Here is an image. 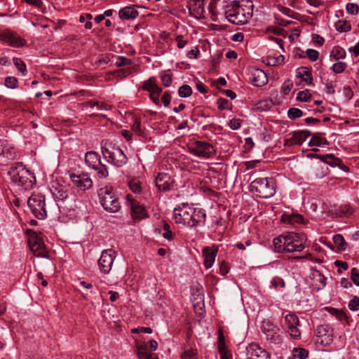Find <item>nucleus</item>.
I'll use <instances>...</instances> for the list:
<instances>
[{
    "mask_svg": "<svg viewBox=\"0 0 359 359\" xmlns=\"http://www.w3.org/2000/svg\"><path fill=\"white\" fill-rule=\"evenodd\" d=\"M189 13L197 19L204 18V2L203 0H191L189 5Z\"/></svg>",
    "mask_w": 359,
    "mask_h": 359,
    "instance_id": "20",
    "label": "nucleus"
},
{
    "mask_svg": "<svg viewBox=\"0 0 359 359\" xmlns=\"http://www.w3.org/2000/svg\"><path fill=\"white\" fill-rule=\"evenodd\" d=\"M27 205L33 215L39 219H44L47 217L45 197L43 195L33 194L28 198Z\"/></svg>",
    "mask_w": 359,
    "mask_h": 359,
    "instance_id": "8",
    "label": "nucleus"
},
{
    "mask_svg": "<svg viewBox=\"0 0 359 359\" xmlns=\"http://www.w3.org/2000/svg\"><path fill=\"white\" fill-rule=\"evenodd\" d=\"M229 270L228 264L224 262H222L219 265V274L222 276H225L228 273Z\"/></svg>",
    "mask_w": 359,
    "mask_h": 359,
    "instance_id": "63",
    "label": "nucleus"
},
{
    "mask_svg": "<svg viewBox=\"0 0 359 359\" xmlns=\"http://www.w3.org/2000/svg\"><path fill=\"white\" fill-rule=\"evenodd\" d=\"M0 156L8 160H13L16 158L17 154L13 147L8 143H2L0 140Z\"/></svg>",
    "mask_w": 359,
    "mask_h": 359,
    "instance_id": "24",
    "label": "nucleus"
},
{
    "mask_svg": "<svg viewBox=\"0 0 359 359\" xmlns=\"http://www.w3.org/2000/svg\"><path fill=\"white\" fill-rule=\"evenodd\" d=\"M217 253V248L205 247L202 250V255L204 258V266L206 269L212 266Z\"/></svg>",
    "mask_w": 359,
    "mask_h": 359,
    "instance_id": "22",
    "label": "nucleus"
},
{
    "mask_svg": "<svg viewBox=\"0 0 359 359\" xmlns=\"http://www.w3.org/2000/svg\"><path fill=\"white\" fill-rule=\"evenodd\" d=\"M172 215L177 224L189 227H194L204 222L206 217L202 210L190 206L188 203H182L174 208Z\"/></svg>",
    "mask_w": 359,
    "mask_h": 359,
    "instance_id": "2",
    "label": "nucleus"
},
{
    "mask_svg": "<svg viewBox=\"0 0 359 359\" xmlns=\"http://www.w3.org/2000/svg\"><path fill=\"white\" fill-rule=\"evenodd\" d=\"M119 18L123 20H133L138 15V11L133 7L126 6L119 11Z\"/></svg>",
    "mask_w": 359,
    "mask_h": 359,
    "instance_id": "26",
    "label": "nucleus"
},
{
    "mask_svg": "<svg viewBox=\"0 0 359 359\" xmlns=\"http://www.w3.org/2000/svg\"><path fill=\"white\" fill-rule=\"evenodd\" d=\"M132 60L123 56L118 57V60L116 62L117 67H124L132 65Z\"/></svg>",
    "mask_w": 359,
    "mask_h": 359,
    "instance_id": "51",
    "label": "nucleus"
},
{
    "mask_svg": "<svg viewBox=\"0 0 359 359\" xmlns=\"http://www.w3.org/2000/svg\"><path fill=\"white\" fill-rule=\"evenodd\" d=\"M217 348L221 359H232L231 353L226 346L224 336L221 330L219 331Z\"/></svg>",
    "mask_w": 359,
    "mask_h": 359,
    "instance_id": "23",
    "label": "nucleus"
},
{
    "mask_svg": "<svg viewBox=\"0 0 359 359\" xmlns=\"http://www.w3.org/2000/svg\"><path fill=\"white\" fill-rule=\"evenodd\" d=\"M329 169L327 166L322 165H317L314 168V175L316 178H323L328 175Z\"/></svg>",
    "mask_w": 359,
    "mask_h": 359,
    "instance_id": "30",
    "label": "nucleus"
},
{
    "mask_svg": "<svg viewBox=\"0 0 359 359\" xmlns=\"http://www.w3.org/2000/svg\"><path fill=\"white\" fill-rule=\"evenodd\" d=\"M313 278L318 285V289L324 287L326 285V278L320 273L318 271H316L313 273Z\"/></svg>",
    "mask_w": 359,
    "mask_h": 359,
    "instance_id": "31",
    "label": "nucleus"
},
{
    "mask_svg": "<svg viewBox=\"0 0 359 359\" xmlns=\"http://www.w3.org/2000/svg\"><path fill=\"white\" fill-rule=\"evenodd\" d=\"M271 285L275 289H278V287H285V283L283 278L276 276L272 279Z\"/></svg>",
    "mask_w": 359,
    "mask_h": 359,
    "instance_id": "52",
    "label": "nucleus"
},
{
    "mask_svg": "<svg viewBox=\"0 0 359 359\" xmlns=\"http://www.w3.org/2000/svg\"><path fill=\"white\" fill-rule=\"evenodd\" d=\"M53 195L56 199L60 201H63L68 196L67 190L62 187L55 189Z\"/></svg>",
    "mask_w": 359,
    "mask_h": 359,
    "instance_id": "41",
    "label": "nucleus"
},
{
    "mask_svg": "<svg viewBox=\"0 0 359 359\" xmlns=\"http://www.w3.org/2000/svg\"><path fill=\"white\" fill-rule=\"evenodd\" d=\"M98 196L100 203L106 211L112 213L119 211L121 205L111 187L101 188L98 191Z\"/></svg>",
    "mask_w": 359,
    "mask_h": 359,
    "instance_id": "6",
    "label": "nucleus"
},
{
    "mask_svg": "<svg viewBox=\"0 0 359 359\" xmlns=\"http://www.w3.org/2000/svg\"><path fill=\"white\" fill-rule=\"evenodd\" d=\"M303 112L298 108L292 107L290 108L287 111V116L290 119H294L302 116Z\"/></svg>",
    "mask_w": 359,
    "mask_h": 359,
    "instance_id": "44",
    "label": "nucleus"
},
{
    "mask_svg": "<svg viewBox=\"0 0 359 359\" xmlns=\"http://www.w3.org/2000/svg\"><path fill=\"white\" fill-rule=\"evenodd\" d=\"M335 27L340 32H348L351 29V24L346 20H338L335 24Z\"/></svg>",
    "mask_w": 359,
    "mask_h": 359,
    "instance_id": "33",
    "label": "nucleus"
},
{
    "mask_svg": "<svg viewBox=\"0 0 359 359\" xmlns=\"http://www.w3.org/2000/svg\"><path fill=\"white\" fill-rule=\"evenodd\" d=\"M140 126H141L140 120L137 118H135L134 119V122H133V125L131 126L132 130L138 135H142V131L141 130Z\"/></svg>",
    "mask_w": 359,
    "mask_h": 359,
    "instance_id": "56",
    "label": "nucleus"
},
{
    "mask_svg": "<svg viewBox=\"0 0 359 359\" xmlns=\"http://www.w3.org/2000/svg\"><path fill=\"white\" fill-rule=\"evenodd\" d=\"M93 169L97 171V175L100 178H106L109 175L107 166L102 164V163H100L99 165L95 167Z\"/></svg>",
    "mask_w": 359,
    "mask_h": 359,
    "instance_id": "42",
    "label": "nucleus"
},
{
    "mask_svg": "<svg viewBox=\"0 0 359 359\" xmlns=\"http://www.w3.org/2000/svg\"><path fill=\"white\" fill-rule=\"evenodd\" d=\"M329 313L334 316L337 319H338L340 321H342L346 319V316L344 311L342 310H339L334 308H327Z\"/></svg>",
    "mask_w": 359,
    "mask_h": 359,
    "instance_id": "34",
    "label": "nucleus"
},
{
    "mask_svg": "<svg viewBox=\"0 0 359 359\" xmlns=\"http://www.w3.org/2000/svg\"><path fill=\"white\" fill-rule=\"evenodd\" d=\"M346 11L351 15H357L359 12V6L353 3H348L346 6Z\"/></svg>",
    "mask_w": 359,
    "mask_h": 359,
    "instance_id": "54",
    "label": "nucleus"
},
{
    "mask_svg": "<svg viewBox=\"0 0 359 359\" xmlns=\"http://www.w3.org/2000/svg\"><path fill=\"white\" fill-rule=\"evenodd\" d=\"M116 257V252L112 249H107L102 252L101 256L97 262L100 271L108 274Z\"/></svg>",
    "mask_w": 359,
    "mask_h": 359,
    "instance_id": "10",
    "label": "nucleus"
},
{
    "mask_svg": "<svg viewBox=\"0 0 359 359\" xmlns=\"http://www.w3.org/2000/svg\"><path fill=\"white\" fill-rule=\"evenodd\" d=\"M156 186L160 191H168L175 186V180L168 173L160 172L155 180Z\"/></svg>",
    "mask_w": 359,
    "mask_h": 359,
    "instance_id": "15",
    "label": "nucleus"
},
{
    "mask_svg": "<svg viewBox=\"0 0 359 359\" xmlns=\"http://www.w3.org/2000/svg\"><path fill=\"white\" fill-rule=\"evenodd\" d=\"M346 56L345 50L339 47H334L330 53V57L335 60L344 58Z\"/></svg>",
    "mask_w": 359,
    "mask_h": 359,
    "instance_id": "36",
    "label": "nucleus"
},
{
    "mask_svg": "<svg viewBox=\"0 0 359 359\" xmlns=\"http://www.w3.org/2000/svg\"><path fill=\"white\" fill-rule=\"evenodd\" d=\"M8 173L12 181L25 190L32 189L35 184V177L22 163H18L15 166H12Z\"/></svg>",
    "mask_w": 359,
    "mask_h": 359,
    "instance_id": "4",
    "label": "nucleus"
},
{
    "mask_svg": "<svg viewBox=\"0 0 359 359\" xmlns=\"http://www.w3.org/2000/svg\"><path fill=\"white\" fill-rule=\"evenodd\" d=\"M285 324L290 337L294 339H299L301 337V332L297 328V326L299 325L298 317L293 313H288L285 315Z\"/></svg>",
    "mask_w": 359,
    "mask_h": 359,
    "instance_id": "13",
    "label": "nucleus"
},
{
    "mask_svg": "<svg viewBox=\"0 0 359 359\" xmlns=\"http://www.w3.org/2000/svg\"><path fill=\"white\" fill-rule=\"evenodd\" d=\"M305 241L304 234L287 232L275 238L273 244L277 252H294L302 251Z\"/></svg>",
    "mask_w": 359,
    "mask_h": 359,
    "instance_id": "3",
    "label": "nucleus"
},
{
    "mask_svg": "<svg viewBox=\"0 0 359 359\" xmlns=\"http://www.w3.org/2000/svg\"><path fill=\"white\" fill-rule=\"evenodd\" d=\"M246 352L248 359H270L269 353L257 344H249Z\"/></svg>",
    "mask_w": 359,
    "mask_h": 359,
    "instance_id": "16",
    "label": "nucleus"
},
{
    "mask_svg": "<svg viewBox=\"0 0 359 359\" xmlns=\"http://www.w3.org/2000/svg\"><path fill=\"white\" fill-rule=\"evenodd\" d=\"M250 79L255 86H263L267 81L268 78L266 73L259 69H254L250 72Z\"/></svg>",
    "mask_w": 359,
    "mask_h": 359,
    "instance_id": "21",
    "label": "nucleus"
},
{
    "mask_svg": "<svg viewBox=\"0 0 359 359\" xmlns=\"http://www.w3.org/2000/svg\"><path fill=\"white\" fill-rule=\"evenodd\" d=\"M311 135V132L308 130H297L292 133V137L286 139L285 145L292 146L293 144L301 145Z\"/></svg>",
    "mask_w": 359,
    "mask_h": 359,
    "instance_id": "17",
    "label": "nucleus"
},
{
    "mask_svg": "<svg viewBox=\"0 0 359 359\" xmlns=\"http://www.w3.org/2000/svg\"><path fill=\"white\" fill-rule=\"evenodd\" d=\"M196 350L194 348H190L188 350H185L181 357L182 359H196Z\"/></svg>",
    "mask_w": 359,
    "mask_h": 359,
    "instance_id": "47",
    "label": "nucleus"
},
{
    "mask_svg": "<svg viewBox=\"0 0 359 359\" xmlns=\"http://www.w3.org/2000/svg\"><path fill=\"white\" fill-rule=\"evenodd\" d=\"M161 79L165 87L170 86L172 82V74L165 72L161 74Z\"/></svg>",
    "mask_w": 359,
    "mask_h": 359,
    "instance_id": "50",
    "label": "nucleus"
},
{
    "mask_svg": "<svg viewBox=\"0 0 359 359\" xmlns=\"http://www.w3.org/2000/svg\"><path fill=\"white\" fill-rule=\"evenodd\" d=\"M72 182L77 188L86 191L93 187V181L87 173L70 174Z\"/></svg>",
    "mask_w": 359,
    "mask_h": 359,
    "instance_id": "14",
    "label": "nucleus"
},
{
    "mask_svg": "<svg viewBox=\"0 0 359 359\" xmlns=\"http://www.w3.org/2000/svg\"><path fill=\"white\" fill-rule=\"evenodd\" d=\"M326 164H328L330 165H331L332 167H339L340 169H341L342 170L345 171V172H348V167L345 166L343 163H342V161L341 159H339V158H337L334 156V154H332V158H329L328 161H327L325 162Z\"/></svg>",
    "mask_w": 359,
    "mask_h": 359,
    "instance_id": "29",
    "label": "nucleus"
},
{
    "mask_svg": "<svg viewBox=\"0 0 359 359\" xmlns=\"http://www.w3.org/2000/svg\"><path fill=\"white\" fill-rule=\"evenodd\" d=\"M156 81L154 77L149 78L148 80L145 81L142 88L144 90H147L150 93H152L154 90V86H156Z\"/></svg>",
    "mask_w": 359,
    "mask_h": 359,
    "instance_id": "39",
    "label": "nucleus"
},
{
    "mask_svg": "<svg viewBox=\"0 0 359 359\" xmlns=\"http://www.w3.org/2000/svg\"><path fill=\"white\" fill-rule=\"evenodd\" d=\"M351 279L356 286L359 287V273L356 268L351 269Z\"/></svg>",
    "mask_w": 359,
    "mask_h": 359,
    "instance_id": "57",
    "label": "nucleus"
},
{
    "mask_svg": "<svg viewBox=\"0 0 359 359\" xmlns=\"http://www.w3.org/2000/svg\"><path fill=\"white\" fill-rule=\"evenodd\" d=\"M294 355L299 359H306L309 355V352L303 348H296L294 349Z\"/></svg>",
    "mask_w": 359,
    "mask_h": 359,
    "instance_id": "48",
    "label": "nucleus"
},
{
    "mask_svg": "<svg viewBox=\"0 0 359 359\" xmlns=\"http://www.w3.org/2000/svg\"><path fill=\"white\" fill-rule=\"evenodd\" d=\"M163 230L164 232L163 233V236L168 240H171L172 238V233L170 229V226L168 224L164 223Z\"/></svg>",
    "mask_w": 359,
    "mask_h": 359,
    "instance_id": "61",
    "label": "nucleus"
},
{
    "mask_svg": "<svg viewBox=\"0 0 359 359\" xmlns=\"http://www.w3.org/2000/svg\"><path fill=\"white\" fill-rule=\"evenodd\" d=\"M303 74L301 75V77L304 79V80L308 83H311L313 81L312 74L310 71L308 70L306 67H302Z\"/></svg>",
    "mask_w": 359,
    "mask_h": 359,
    "instance_id": "55",
    "label": "nucleus"
},
{
    "mask_svg": "<svg viewBox=\"0 0 359 359\" xmlns=\"http://www.w3.org/2000/svg\"><path fill=\"white\" fill-rule=\"evenodd\" d=\"M0 40L13 47H21L23 46V40L18 37L15 33L5 30L0 33Z\"/></svg>",
    "mask_w": 359,
    "mask_h": 359,
    "instance_id": "19",
    "label": "nucleus"
},
{
    "mask_svg": "<svg viewBox=\"0 0 359 359\" xmlns=\"http://www.w3.org/2000/svg\"><path fill=\"white\" fill-rule=\"evenodd\" d=\"M5 86L8 88L15 89L18 87V81L14 76H8L5 79Z\"/></svg>",
    "mask_w": 359,
    "mask_h": 359,
    "instance_id": "43",
    "label": "nucleus"
},
{
    "mask_svg": "<svg viewBox=\"0 0 359 359\" xmlns=\"http://www.w3.org/2000/svg\"><path fill=\"white\" fill-rule=\"evenodd\" d=\"M334 243L341 250H344L346 248V243L341 234H336L333 236Z\"/></svg>",
    "mask_w": 359,
    "mask_h": 359,
    "instance_id": "35",
    "label": "nucleus"
},
{
    "mask_svg": "<svg viewBox=\"0 0 359 359\" xmlns=\"http://www.w3.org/2000/svg\"><path fill=\"white\" fill-rule=\"evenodd\" d=\"M137 355L140 359H149L153 355L148 352L147 345H140L137 347Z\"/></svg>",
    "mask_w": 359,
    "mask_h": 359,
    "instance_id": "32",
    "label": "nucleus"
},
{
    "mask_svg": "<svg viewBox=\"0 0 359 359\" xmlns=\"http://www.w3.org/2000/svg\"><path fill=\"white\" fill-rule=\"evenodd\" d=\"M178 94L181 97H188L192 94V88L189 85H183L180 87Z\"/></svg>",
    "mask_w": 359,
    "mask_h": 359,
    "instance_id": "38",
    "label": "nucleus"
},
{
    "mask_svg": "<svg viewBox=\"0 0 359 359\" xmlns=\"http://www.w3.org/2000/svg\"><path fill=\"white\" fill-rule=\"evenodd\" d=\"M126 198L130 203L133 217L137 219H143L147 217V212L144 207L135 201L131 195L128 194Z\"/></svg>",
    "mask_w": 359,
    "mask_h": 359,
    "instance_id": "18",
    "label": "nucleus"
},
{
    "mask_svg": "<svg viewBox=\"0 0 359 359\" xmlns=\"http://www.w3.org/2000/svg\"><path fill=\"white\" fill-rule=\"evenodd\" d=\"M292 87L293 83L290 80L285 81L282 86V90L283 93L285 95L289 94Z\"/></svg>",
    "mask_w": 359,
    "mask_h": 359,
    "instance_id": "60",
    "label": "nucleus"
},
{
    "mask_svg": "<svg viewBox=\"0 0 359 359\" xmlns=\"http://www.w3.org/2000/svg\"><path fill=\"white\" fill-rule=\"evenodd\" d=\"M85 162L93 169L101 163L98 154L95 151H88L86 153Z\"/></svg>",
    "mask_w": 359,
    "mask_h": 359,
    "instance_id": "27",
    "label": "nucleus"
},
{
    "mask_svg": "<svg viewBox=\"0 0 359 359\" xmlns=\"http://www.w3.org/2000/svg\"><path fill=\"white\" fill-rule=\"evenodd\" d=\"M254 4L252 0L233 1L225 10L226 19L235 25H244L252 18Z\"/></svg>",
    "mask_w": 359,
    "mask_h": 359,
    "instance_id": "1",
    "label": "nucleus"
},
{
    "mask_svg": "<svg viewBox=\"0 0 359 359\" xmlns=\"http://www.w3.org/2000/svg\"><path fill=\"white\" fill-rule=\"evenodd\" d=\"M276 181L272 177L257 178L250 184V191L257 197L269 198L276 193Z\"/></svg>",
    "mask_w": 359,
    "mask_h": 359,
    "instance_id": "5",
    "label": "nucleus"
},
{
    "mask_svg": "<svg viewBox=\"0 0 359 359\" xmlns=\"http://www.w3.org/2000/svg\"><path fill=\"white\" fill-rule=\"evenodd\" d=\"M327 144H329L328 141L325 137H323L320 133H314L309 142L310 147H321Z\"/></svg>",
    "mask_w": 359,
    "mask_h": 359,
    "instance_id": "28",
    "label": "nucleus"
},
{
    "mask_svg": "<svg viewBox=\"0 0 359 359\" xmlns=\"http://www.w3.org/2000/svg\"><path fill=\"white\" fill-rule=\"evenodd\" d=\"M28 245L33 253L37 257H45L46 252L42 239L35 232H31L28 238Z\"/></svg>",
    "mask_w": 359,
    "mask_h": 359,
    "instance_id": "12",
    "label": "nucleus"
},
{
    "mask_svg": "<svg viewBox=\"0 0 359 359\" xmlns=\"http://www.w3.org/2000/svg\"><path fill=\"white\" fill-rule=\"evenodd\" d=\"M209 11L211 13V20L213 21L217 20V4L215 0L212 1L208 7Z\"/></svg>",
    "mask_w": 359,
    "mask_h": 359,
    "instance_id": "46",
    "label": "nucleus"
},
{
    "mask_svg": "<svg viewBox=\"0 0 359 359\" xmlns=\"http://www.w3.org/2000/svg\"><path fill=\"white\" fill-rule=\"evenodd\" d=\"M346 67L347 65L346 62H338L332 65V70L336 74H340L342 73Z\"/></svg>",
    "mask_w": 359,
    "mask_h": 359,
    "instance_id": "45",
    "label": "nucleus"
},
{
    "mask_svg": "<svg viewBox=\"0 0 359 359\" xmlns=\"http://www.w3.org/2000/svg\"><path fill=\"white\" fill-rule=\"evenodd\" d=\"M281 222L285 224L294 225L295 224H302L304 222V217L299 214H283L281 216Z\"/></svg>",
    "mask_w": 359,
    "mask_h": 359,
    "instance_id": "25",
    "label": "nucleus"
},
{
    "mask_svg": "<svg viewBox=\"0 0 359 359\" xmlns=\"http://www.w3.org/2000/svg\"><path fill=\"white\" fill-rule=\"evenodd\" d=\"M262 330L267 341L271 344H279L282 342V338L279 334V328L269 322L264 323Z\"/></svg>",
    "mask_w": 359,
    "mask_h": 359,
    "instance_id": "11",
    "label": "nucleus"
},
{
    "mask_svg": "<svg viewBox=\"0 0 359 359\" xmlns=\"http://www.w3.org/2000/svg\"><path fill=\"white\" fill-rule=\"evenodd\" d=\"M13 64L23 74H25L26 72V65L24 62L18 57H14L13 59Z\"/></svg>",
    "mask_w": 359,
    "mask_h": 359,
    "instance_id": "49",
    "label": "nucleus"
},
{
    "mask_svg": "<svg viewBox=\"0 0 359 359\" xmlns=\"http://www.w3.org/2000/svg\"><path fill=\"white\" fill-rule=\"evenodd\" d=\"M229 126L232 130H238L241 126V121L238 118H233L229 121Z\"/></svg>",
    "mask_w": 359,
    "mask_h": 359,
    "instance_id": "62",
    "label": "nucleus"
},
{
    "mask_svg": "<svg viewBox=\"0 0 359 359\" xmlns=\"http://www.w3.org/2000/svg\"><path fill=\"white\" fill-rule=\"evenodd\" d=\"M348 308L351 311L359 309V297L355 296L348 303Z\"/></svg>",
    "mask_w": 359,
    "mask_h": 359,
    "instance_id": "58",
    "label": "nucleus"
},
{
    "mask_svg": "<svg viewBox=\"0 0 359 359\" xmlns=\"http://www.w3.org/2000/svg\"><path fill=\"white\" fill-rule=\"evenodd\" d=\"M307 57L312 61H316L319 57V53L318 50L314 49H307L306 50Z\"/></svg>",
    "mask_w": 359,
    "mask_h": 359,
    "instance_id": "59",
    "label": "nucleus"
},
{
    "mask_svg": "<svg viewBox=\"0 0 359 359\" xmlns=\"http://www.w3.org/2000/svg\"><path fill=\"white\" fill-rule=\"evenodd\" d=\"M311 97V94L309 93L308 90H302L298 93L297 99L302 102H306Z\"/></svg>",
    "mask_w": 359,
    "mask_h": 359,
    "instance_id": "53",
    "label": "nucleus"
},
{
    "mask_svg": "<svg viewBox=\"0 0 359 359\" xmlns=\"http://www.w3.org/2000/svg\"><path fill=\"white\" fill-rule=\"evenodd\" d=\"M191 154L204 158H209L212 156L215 150L212 144L203 141H195L188 146Z\"/></svg>",
    "mask_w": 359,
    "mask_h": 359,
    "instance_id": "9",
    "label": "nucleus"
},
{
    "mask_svg": "<svg viewBox=\"0 0 359 359\" xmlns=\"http://www.w3.org/2000/svg\"><path fill=\"white\" fill-rule=\"evenodd\" d=\"M102 154L109 163L116 167H121L127 163V157L119 147H102Z\"/></svg>",
    "mask_w": 359,
    "mask_h": 359,
    "instance_id": "7",
    "label": "nucleus"
},
{
    "mask_svg": "<svg viewBox=\"0 0 359 359\" xmlns=\"http://www.w3.org/2000/svg\"><path fill=\"white\" fill-rule=\"evenodd\" d=\"M130 189L135 194L140 193L142 190L141 183L137 179L131 180L128 182Z\"/></svg>",
    "mask_w": 359,
    "mask_h": 359,
    "instance_id": "40",
    "label": "nucleus"
},
{
    "mask_svg": "<svg viewBox=\"0 0 359 359\" xmlns=\"http://www.w3.org/2000/svg\"><path fill=\"white\" fill-rule=\"evenodd\" d=\"M285 57L283 55H279L277 57L269 56L267 57L268 65L271 66H276L284 62Z\"/></svg>",
    "mask_w": 359,
    "mask_h": 359,
    "instance_id": "37",
    "label": "nucleus"
},
{
    "mask_svg": "<svg viewBox=\"0 0 359 359\" xmlns=\"http://www.w3.org/2000/svg\"><path fill=\"white\" fill-rule=\"evenodd\" d=\"M218 108L221 110L227 109L229 101L224 98H219L217 100Z\"/></svg>",
    "mask_w": 359,
    "mask_h": 359,
    "instance_id": "64",
    "label": "nucleus"
}]
</instances>
